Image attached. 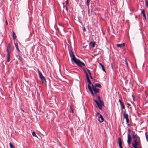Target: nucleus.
I'll return each mask as SVG.
<instances>
[{
    "instance_id": "f257e3e1",
    "label": "nucleus",
    "mask_w": 148,
    "mask_h": 148,
    "mask_svg": "<svg viewBox=\"0 0 148 148\" xmlns=\"http://www.w3.org/2000/svg\"><path fill=\"white\" fill-rule=\"evenodd\" d=\"M88 89L90 92L91 95L93 96L95 95L96 96V99L98 101V102H103L100 99V96L97 95V93L99 92V89L95 88V87H91L90 86L89 84H88Z\"/></svg>"
},
{
    "instance_id": "f03ea898",
    "label": "nucleus",
    "mask_w": 148,
    "mask_h": 148,
    "mask_svg": "<svg viewBox=\"0 0 148 148\" xmlns=\"http://www.w3.org/2000/svg\"><path fill=\"white\" fill-rule=\"evenodd\" d=\"M73 61L78 66L80 67H82V65L83 66H85L84 63L81 62L79 60H76V59Z\"/></svg>"
},
{
    "instance_id": "7ed1b4c3",
    "label": "nucleus",
    "mask_w": 148,
    "mask_h": 148,
    "mask_svg": "<svg viewBox=\"0 0 148 148\" xmlns=\"http://www.w3.org/2000/svg\"><path fill=\"white\" fill-rule=\"evenodd\" d=\"M140 145V140H136V139L134 140L132 144V146H137Z\"/></svg>"
},
{
    "instance_id": "20e7f679",
    "label": "nucleus",
    "mask_w": 148,
    "mask_h": 148,
    "mask_svg": "<svg viewBox=\"0 0 148 148\" xmlns=\"http://www.w3.org/2000/svg\"><path fill=\"white\" fill-rule=\"evenodd\" d=\"M104 102H96L97 107L100 110H102V107L104 106Z\"/></svg>"
},
{
    "instance_id": "39448f33",
    "label": "nucleus",
    "mask_w": 148,
    "mask_h": 148,
    "mask_svg": "<svg viewBox=\"0 0 148 148\" xmlns=\"http://www.w3.org/2000/svg\"><path fill=\"white\" fill-rule=\"evenodd\" d=\"M38 74L39 75V76L41 80L42 83H45L46 82V79L45 77L43 76L42 74L41 73V72H39L38 73Z\"/></svg>"
},
{
    "instance_id": "423d86ee",
    "label": "nucleus",
    "mask_w": 148,
    "mask_h": 148,
    "mask_svg": "<svg viewBox=\"0 0 148 148\" xmlns=\"http://www.w3.org/2000/svg\"><path fill=\"white\" fill-rule=\"evenodd\" d=\"M69 53L70 56L72 60L73 61L76 59L75 55L73 53V51L71 50H69Z\"/></svg>"
},
{
    "instance_id": "0eeeda50",
    "label": "nucleus",
    "mask_w": 148,
    "mask_h": 148,
    "mask_svg": "<svg viewBox=\"0 0 148 148\" xmlns=\"http://www.w3.org/2000/svg\"><path fill=\"white\" fill-rule=\"evenodd\" d=\"M135 132H134L132 135V138L134 139H136V140H140L139 137L138 136L137 134L135 135Z\"/></svg>"
},
{
    "instance_id": "6e6552de",
    "label": "nucleus",
    "mask_w": 148,
    "mask_h": 148,
    "mask_svg": "<svg viewBox=\"0 0 148 148\" xmlns=\"http://www.w3.org/2000/svg\"><path fill=\"white\" fill-rule=\"evenodd\" d=\"M127 142L129 145L130 144L131 142L132 139V137L130 134H127Z\"/></svg>"
},
{
    "instance_id": "1a4fd4ad",
    "label": "nucleus",
    "mask_w": 148,
    "mask_h": 148,
    "mask_svg": "<svg viewBox=\"0 0 148 148\" xmlns=\"http://www.w3.org/2000/svg\"><path fill=\"white\" fill-rule=\"evenodd\" d=\"M118 143L119 144V146L120 148H123L122 147V141L120 137L118 138Z\"/></svg>"
},
{
    "instance_id": "9d476101",
    "label": "nucleus",
    "mask_w": 148,
    "mask_h": 148,
    "mask_svg": "<svg viewBox=\"0 0 148 148\" xmlns=\"http://www.w3.org/2000/svg\"><path fill=\"white\" fill-rule=\"evenodd\" d=\"M85 72L86 74L87 82L89 84H88L90 85V84H91V82L90 80V79H89V76L88 75V74L87 73H86V71H85Z\"/></svg>"
},
{
    "instance_id": "9b49d317",
    "label": "nucleus",
    "mask_w": 148,
    "mask_h": 148,
    "mask_svg": "<svg viewBox=\"0 0 148 148\" xmlns=\"http://www.w3.org/2000/svg\"><path fill=\"white\" fill-rule=\"evenodd\" d=\"M95 42H91L89 43V46L91 48L94 47L95 45Z\"/></svg>"
},
{
    "instance_id": "f8f14e48",
    "label": "nucleus",
    "mask_w": 148,
    "mask_h": 148,
    "mask_svg": "<svg viewBox=\"0 0 148 148\" xmlns=\"http://www.w3.org/2000/svg\"><path fill=\"white\" fill-rule=\"evenodd\" d=\"M99 116H100L99 117V118H100L101 119V121H100L99 119H98V121L100 123H102L104 121V119L101 114H100Z\"/></svg>"
},
{
    "instance_id": "ddd939ff",
    "label": "nucleus",
    "mask_w": 148,
    "mask_h": 148,
    "mask_svg": "<svg viewBox=\"0 0 148 148\" xmlns=\"http://www.w3.org/2000/svg\"><path fill=\"white\" fill-rule=\"evenodd\" d=\"M92 87H95V88H96V87H98V88H101V85L99 84H95V86H93L92 84Z\"/></svg>"
},
{
    "instance_id": "4468645a",
    "label": "nucleus",
    "mask_w": 148,
    "mask_h": 148,
    "mask_svg": "<svg viewBox=\"0 0 148 148\" xmlns=\"http://www.w3.org/2000/svg\"><path fill=\"white\" fill-rule=\"evenodd\" d=\"M121 107L122 109H124L125 108V106L123 102H120Z\"/></svg>"
},
{
    "instance_id": "2eb2a0df",
    "label": "nucleus",
    "mask_w": 148,
    "mask_h": 148,
    "mask_svg": "<svg viewBox=\"0 0 148 148\" xmlns=\"http://www.w3.org/2000/svg\"><path fill=\"white\" fill-rule=\"evenodd\" d=\"M125 45L124 43L121 44H118L117 45V47H123Z\"/></svg>"
},
{
    "instance_id": "dca6fc26",
    "label": "nucleus",
    "mask_w": 148,
    "mask_h": 148,
    "mask_svg": "<svg viewBox=\"0 0 148 148\" xmlns=\"http://www.w3.org/2000/svg\"><path fill=\"white\" fill-rule=\"evenodd\" d=\"M14 44L16 49L18 50L19 52H20V51L18 47V43L17 42H15Z\"/></svg>"
},
{
    "instance_id": "f3484780",
    "label": "nucleus",
    "mask_w": 148,
    "mask_h": 148,
    "mask_svg": "<svg viewBox=\"0 0 148 148\" xmlns=\"http://www.w3.org/2000/svg\"><path fill=\"white\" fill-rule=\"evenodd\" d=\"M124 118L127 119L128 118V115L127 114H126L125 112H124L123 114Z\"/></svg>"
},
{
    "instance_id": "a211bd4d",
    "label": "nucleus",
    "mask_w": 148,
    "mask_h": 148,
    "mask_svg": "<svg viewBox=\"0 0 148 148\" xmlns=\"http://www.w3.org/2000/svg\"><path fill=\"white\" fill-rule=\"evenodd\" d=\"M12 36H13V39L14 40L16 38V34L14 32H13V33H12Z\"/></svg>"
},
{
    "instance_id": "6ab92c4d",
    "label": "nucleus",
    "mask_w": 148,
    "mask_h": 148,
    "mask_svg": "<svg viewBox=\"0 0 148 148\" xmlns=\"http://www.w3.org/2000/svg\"><path fill=\"white\" fill-rule=\"evenodd\" d=\"M99 64L101 67L103 71L104 72H106V71L104 69L103 65L101 63H100Z\"/></svg>"
},
{
    "instance_id": "aec40b11",
    "label": "nucleus",
    "mask_w": 148,
    "mask_h": 148,
    "mask_svg": "<svg viewBox=\"0 0 148 148\" xmlns=\"http://www.w3.org/2000/svg\"><path fill=\"white\" fill-rule=\"evenodd\" d=\"M125 62V64L126 65V66L127 68V69H128V64L127 63V60L126 58H125L124 60Z\"/></svg>"
},
{
    "instance_id": "412c9836",
    "label": "nucleus",
    "mask_w": 148,
    "mask_h": 148,
    "mask_svg": "<svg viewBox=\"0 0 148 148\" xmlns=\"http://www.w3.org/2000/svg\"><path fill=\"white\" fill-rule=\"evenodd\" d=\"M145 135L147 141L148 142V134L147 132L145 133Z\"/></svg>"
},
{
    "instance_id": "4be33fe9",
    "label": "nucleus",
    "mask_w": 148,
    "mask_h": 148,
    "mask_svg": "<svg viewBox=\"0 0 148 148\" xmlns=\"http://www.w3.org/2000/svg\"><path fill=\"white\" fill-rule=\"evenodd\" d=\"M9 145L10 148H15V147H14L13 144L11 142L10 143Z\"/></svg>"
},
{
    "instance_id": "5701e85b",
    "label": "nucleus",
    "mask_w": 148,
    "mask_h": 148,
    "mask_svg": "<svg viewBox=\"0 0 148 148\" xmlns=\"http://www.w3.org/2000/svg\"><path fill=\"white\" fill-rule=\"evenodd\" d=\"M72 105H71L70 106V108L71 109V112L72 113H73L74 112L73 110V108H72Z\"/></svg>"
},
{
    "instance_id": "b1692460",
    "label": "nucleus",
    "mask_w": 148,
    "mask_h": 148,
    "mask_svg": "<svg viewBox=\"0 0 148 148\" xmlns=\"http://www.w3.org/2000/svg\"><path fill=\"white\" fill-rule=\"evenodd\" d=\"M6 51L7 53V57H10V54H9L10 53L9 52L7 48V49Z\"/></svg>"
},
{
    "instance_id": "393cba45",
    "label": "nucleus",
    "mask_w": 148,
    "mask_h": 148,
    "mask_svg": "<svg viewBox=\"0 0 148 148\" xmlns=\"http://www.w3.org/2000/svg\"><path fill=\"white\" fill-rule=\"evenodd\" d=\"M141 12L142 14H145V10L144 9H142L141 10Z\"/></svg>"
},
{
    "instance_id": "a878e982",
    "label": "nucleus",
    "mask_w": 148,
    "mask_h": 148,
    "mask_svg": "<svg viewBox=\"0 0 148 148\" xmlns=\"http://www.w3.org/2000/svg\"><path fill=\"white\" fill-rule=\"evenodd\" d=\"M32 135L36 137H38L36 136L35 133L34 132H33L32 133Z\"/></svg>"
},
{
    "instance_id": "bb28decb",
    "label": "nucleus",
    "mask_w": 148,
    "mask_h": 148,
    "mask_svg": "<svg viewBox=\"0 0 148 148\" xmlns=\"http://www.w3.org/2000/svg\"><path fill=\"white\" fill-rule=\"evenodd\" d=\"M90 0H86V5L87 6H89V3H90Z\"/></svg>"
},
{
    "instance_id": "cd10ccee",
    "label": "nucleus",
    "mask_w": 148,
    "mask_h": 148,
    "mask_svg": "<svg viewBox=\"0 0 148 148\" xmlns=\"http://www.w3.org/2000/svg\"><path fill=\"white\" fill-rule=\"evenodd\" d=\"M126 119V123H127V124L128 125L129 124V118H127V119Z\"/></svg>"
},
{
    "instance_id": "c85d7f7f",
    "label": "nucleus",
    "mask_w": 148,
    "mask_h": 148,
    "mask_svg": "<svg viewBox=\"0 0 148 148\" xmlns=\"http://www.w3.org/2000/svg\"><path fill=\"white\" fill-rule=\"evenodd\" d=\"M143 16L144 17V20H146L147 18H146V17L145 14H143Z\"/></svg>"
},
{
    "instance_id": "c756f323",
    "label": "nucleus",
    "mask_w": 148,
    "mask_h": 148,
    "mask_svg": "<svg viewBox=\"0 0 148 148\" xmlns=\"http://www.w3.org/2000/svg\"><path fill=\"white\" fill-rule=\"evenodd\" d=\"M101 114H100L99 113V112H97V113L96 114H95V116H98L99 115H100Z\"/></svg>"
},
{
    "instance_id": "7c9ffc66",
    "label": "nucleus",
    "mask_w": 148,
    "mask_h": 148,
    "mask_svg": "<svg viewBox=\"0 0 148 148\" xmlns=\"http://www.w3.org/2000/svg\"><path fill=\"white\" fill-rule=\"evenodd\" d=\"M132 98L133 99V101H135V98H134V96H133V95H132Z\"/></svg>"
},
{
    "instance_id": "2f4dec72",
    "label": "nucleus",
    "mask_w": 148,
    "mask_h": 148,
    "mask_svg": "<svg viewBox=\"0 0 148 148\" xmlns=\"http://www.w3.org/2000/svg\"><path fill=\"white\" fill-rule=\"evenodd\" d=\"M7 61L8 62H9L10 61V57H8L7 58Z\"/></svg>"
},
{
    "instance_id": "473e14b6",
    "label": "nucleus",
    "mask_w": 148,
    "mask_h": 148,
    "mask_svg": "<svg viewBox=\"0 0 148 148\" xmlns=\"http://www.w3.org/2000/svg\"><path fill=\"white\" fill-rule=\"evenodd\" d=\"M145 3H146V5H148V1H147V0L146 1H145Z\"/></svg>"
},
{
    "instance_id": "72a5a7b5",
    "label": "nucleus",
    "mask_w": 148,
    "mask_h": 148,
    "mask_svg": "<svg viewBox=\"0 0 148 148\" xmlns=\"http://www.w3.org/2000/svg\"><path fill=\"white\" fill-rule=\"evenodd\" d=\"M128 134H130V129H128Z\"/></svg>"
},
{
    "instance_id": "f704fd0d",
    "label": "nucleus",
    "mask_w": 148,
    "mask_h": 148,
    "mask_svg": "<svg viewBox=\"0 0 148 148\" xmlns=\"http://www.w3.org/2000/svg\"><path fill=\"white\" fill-rule=\"evenodd\" d=\"M134 148H138L137 146H133Z\"/></svg>"
},
{
    "instance_id": "c9c22d12",
    "label": "nucleus",
    "mask_w": 148,
    "mask_h": 148,
    "mask_svg": "<svg viewBox=\"0 0 148 148\" xmlns=\"http://www.w3.org/2000/svg\"><path fill=\"white\" fill-rule=\"evenodd\" d=\"M21 110L23 112H26L23 110L22 109H21Z\"/></svg>"
},
{
    "instance_id": "e433bc0d",
    "label": "nucleus",
    "mask_w": 148,
    "mask_h": 148,
    "mask_svg": "<svg viewBox=\"0 0 148 148\" xmlns=\"http://www.w3.org/2000/svg\"><path fill=\"white\" fill-rule=\"evenodd\" d=\"M87 71L88 72V73H89V72H90V71L88 69H87Z\"/></svg>"
},
{
    "instance_id": "4c0bfd02",
    "label": "nucleus",
    "mask_w": 148,
    "mask_h": 148,
    "mask_svg": "<svg viewBox=\"0 0 148 148\" xmlns=\"http://www.w3.org/2000/svg\"><path fill=\"white\" fill-rule=\"evenodd\" d=\"M66 4H68V0H66Z\"/></svg>"
},
{
    "instance_id": "58836bf2",
    "label": "nucleus",
    "mask_w": 148,
    "mask_h": 148,
    "mask_svg": "<svg viewBox=\"0 0 148 148\" xmlns=\"http://www.w3.org/2000/svg\"><path fill=\"white\" fill-rule=\"evenodd\" d=\"M66 11H67L68 10V8H67V7H66Z\"/></svg>"
},
{
    "instance_id": "ea45409f",
    "label": "nucleus",
    "mask_w": 148,
    "mask_h": 148,
    "mask_svg": "<svg viewBox=\"0 0 148 148\" xmlns=\"http://www.w3.org/2000/svg\"><path fill=\"white\" fill-rule=\"evenodd\" d=\"M127 104L129 106H130L131 105L129 103H127Z\"/></svg>"
},
{
    "instance_id": "a19ab883",
    "label": "nucleus",
    "mask_w": 148,
    "mask_h": 148,
    "mask_svg": "<svg viewBox=\"0 0 148 148\" xmlns=\"http://www.w3.org/2000/svg\"><path fill=\"white\" fill-rule=\"evenodd\" d=\"M89 74L90 75H91V73H90V72H89Z\"/></svg>"
},
{
    "instance_id": "79ce46f5",
    "label": "nucleus",
    "mask_w": 148,
    "mask_h": 148,
    "mask_svg": "<svg viewBox=\"0 0 148 148\" xmlns=\"http://www.w3.org/2000/svg\"><path fill=\"white\" fill-rule=\"evenodd\" d=\"M90 77L91 79H92V78L91 75H90Z\"/></svg>"
},
{
    "instance_id": "37998d69",
    "label": "nucleus",
    "mask_w": 148,
    "mask_h": 148,
    "mask_svg": "<svg viewBox=\"0 0 148 148\" xmlns=\"http://www.w3.org/2000/svg\"><path fill=\"white\" fill-rule=\"evenodd\" d=\"M94 102H97V100H94Z\"/></svg>"
},
{
    "instance_id": "c03bdc74",
    "label": "nucleus",
    "mask_w": 148,
    "mask_h": 148,
    "mask_svg": "<svg viewBox=\"0 0 148 148\" xmlns=\"http://www.w3.org/2000/svg\"><path fill=\"white\" fill-rule=\"evenodd\" d=\"M131 103L133 105H134V102H132Z\"/></svg>"
},
{
    "instance_id": "a18cd8bd",
    "label": "nucleus",
    "mask_w": 148,
    "mask_h": 148,
    "mask_svg": "<svg viewBox=\"0 0 148 148\" xmlns=\"http://www.w3.org/2000/svg\"><path fill=\"white\" fill-rule=\"evenodd\" d=\"M119 102H121V100H120V99L119 100Z\"/></svg>"
},
{
    "instance_id": "49530a36",
    "label": "nucleus",
    "mask_w": 148,
    "mask_h": 148,
    "mask_svg": "<svg viewBox=\"0 0 148 148\" xmlns=\"http://www.w3.org/2000/svg\"><path fill=\"white\" fill-rule=\"evenodd\" d=\"M85 31V29H84V31Z\"/></svg>"
},
{
    "instance_id": "de8ad7c7",
    "label": "nucleus",
    "mask_w": 148,
    "mask_h": 148,
    "mask_svg": "<svg viewBox=\"0 0 148 148\" xmlns=\"http://www.w3.org/2000/svg\"><path fill=\"white\" fill-rule=\"evenodd\" d=\"M147 7H148V5H147Z\"/></svg>"
}]
</instances>
